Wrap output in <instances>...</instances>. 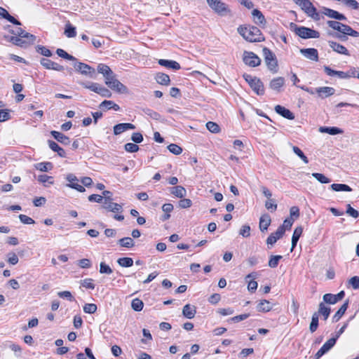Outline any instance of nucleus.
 <instances>
[{
	"mask_svg": "<svg viewBox=\"0 0 359 359\" xmlns=\"http://www.w3.org/2000/svg\"><path fill=\"white\" fill-rule=\"evenodd\" d=\"M93 282V280L92 278H86L81 281V285L87 289L94 290L95 285Z\"/></svg>",
	"mask_w": 359,
	"mask_h": 359,
	"instance_id": "obj_55",
	"label": "nucleus"
},
{
	"mask_svg": "<svg viewBox=\"0 0 359 359\" xmlns=\"http://www.w3.org/2000/svg\"><path fill=\"white\" fill-rule=\"evenodd\" d=\"M262 52L265 63L269 70L272 73L278 72V60L276 55L266 47L263 48Z\"/></svg>",
	"mask_w": 359,
	"mask_h": 359,
	"instance_id": "obj_3",
	"label": "nucleus"
},
{
	"mask_svg": "<svg viewBox=\"0 0 359 359\" xmlns=\"http://www.w3.org/2000/svg\"><path fill=\"white\" fill-rule=\"evenodd\" d=\"M271 222V217L268 214H264L259 219V229L262 232L266 231Z\"/></svg>",
	"mask_w": 359,
	"mask_h": 359,
	"instance_id": "obj_25",
	"label": "nucleus"
},
{
	"mask_svg": "<svg viewBox=\"0 0 359 359\" xmlns=\"http://www.w3.org/2000/svg\"><path fill=\"white\" fill-rule=\"evenodd\" d=\"M155 80L156 81L163 86H168L170 83V76L164 73H157L155 76Z\"/></svg>",
	"mask_w": 359,
	"mask_h": 359,
	"instance_id": "obj_32",
	"label": "nucleus"
},
{
	"mask_svg": "<svg viewBox=\"0 0 359 359\" xmlns=\"http://www.w3.org/2000/svg\"><path fill=\"white\" fill-rule=\"evenodd\" d=\"M250 86L257 95H262L264 94V84L259 79H254V82Z\"/></svg>",
	"mask_w": 359,
	"mask_h": 359,
	"instance_id": "obj_21",
	"label": "nucleus"
},
{
	"mask_svg": "<svg viewBox=\"0 0 359 359\" xmlns=\"http://www.w3.org/2000/svg\"><path fill=\"white\" fill-rule=\"evenodd\" d=\"M323 301L330 304H334L337 302V298L335 297V294H331V293H327L323 295Z\"/></svg>",
	"mask_w": 359,
	"mask_h": 359,
	"instance_id": "obj_54",
	"label": "nucleus"
},
{
	"mask_svg": "<svg viewBox=\"0 0 359 359\" xmlns=\"http://www.w3.org/2000/svg\"><path fill=\"white\" fill-rule=\"evenodd\" d=\"M158 63L163 67L174 70H178L181 69L180 65L175 60L160 59L158 60Z\"/></svg>",
	"mask_w": 359,
	"mask_h": 359,
	"instance_id": "obj_20",
	"label": "nucleus"
},
{
	"mask_svg": "<svg viewBox=\"0 0 359 359\" xmlns=\"http://www.w3.org/2000/svg\"><path fill=\"white\" fill-rule=\"evenodd\" d=\"M74 67L76 70L79 72L81 74L88 76L90 78H94L95 70L90 65L83 62H76L74 64Z\"/></svg>",
	"mask_w": 359,
	"mask_h": 359,
	"instance_id": "obj_7",
	"label": "nucleus"
},
{
	"mask_svg": "<svg viewBox=\"0 0 359 359\" xmlns=\"http://www.w3.org/2000/svg\"><path fill=\"white\" fill-rule=\"evenodd\" d=\"M34 167L41 172H47L53 168V164L50 162H41L35 164Z\"/></svg>",
	"mask_w": 359,
	"mask_h": 359,
	"instance_id": "obj_39",
	"label": "nucleus"
},
{
	"mask_svg": "<svg viewBox=\"0 0 359 359\" xmlns=\"http://www.w3.org/2000/svg\"><path fill=\"white\" fill-rule=\"evenodd\" d=\"M337 338H330L328 339L322 347L318 351V352L314 355V359H319L326 353H327L336 344Z\"/></svg>",
	"mask_w": 359,
	"mask_h": 359,
	"instance_id": "obj_8",
	"label": "nucleus"
},
{
	"mask_svg": "<svg viewBox=\"0 0 359 359\" xmlns=\"http://www.w3.org/2000/svg\"><path fill=\"white\" fill-rule=\"evenodd\" d=\"M274 109L278 114L288 120H293L294 118V114L285 107L281 105H276Z\"/></svg>",
	"mask_w": 359,
	"mask_h": 359,
	"instance_id": "obj_16",
	"label": "nucleus"
},
{
	"mask_svg": "<svg viewBox=\"0 0 359 359\" xmlns=\"http://www.w3.org/2000/svg\"><path fill=\"white\" fill-rule=\"evenodd\" d=\"M168 149L173 154L179 155L182 152V149L175 144H170L168 146Z\"/></svg>",
	"mask_w": 359,
	"mask_h": 359,
	"instance_id": "obj_60",
	"label": "nucleus"
},
{
	"mask_svg": "<svg viewBox=\"0 0 359 359\" xmlns=\"http://www.w3.org/2000/svg\"><path fill=\"white\" fill-rule=\"evenodd\" d=\"M56 53L59 57L64 58L65 60H70V61H76V58L75 57L67 53L65 50H64L62 48H57L56 50Z\"/></svg>",
	"mask_w": 359,
	"mask_h": 359,
	"instance_id": "obj_44",
	"label": "nucleus"
},
{
	"mask_svg": "<svg viewBox=\"0 0 359 359\" xmlns=\"http://www.w3.org/2000/svg\"><path fill=\"white\" fill-rule=\"evenodd\" d=\"M143 111L145 115L148 116L149 118H151L154 120H156V121L161 120V116L160 115V114L151 109H149V108L144 109Z\"/></svg>",
	"mask_w": 359,
	"mask_h": 359,
	"instance_id": "obj_42",
	"label": "nucleus"
},
{
	"mask_svg": "<svg viewBox=\"0 0 359 359\" xmlns=\"http://www.w3.org/2000/svg\"><path fill=\"white\" fill-rule=\"evenodd\" d=\"M11 32L14 35L29 40V43H34L36 40V36L28 32H25V31L23 30L21 27H18L15 31L12 30Z\"/></svg>",
	"mask_w": 359,
	"mask_h": 359,
	"instance_id": "obj_18",
	"label": "nucleus"
},
{
	"mask_svg": "<svg viewBox=\"0 0 359 359\" xmlns=\"http://www.w3.org/2000/svg\"><path fill=\"white\" fill-rule=\"evenodd\" d=\"M97 309V305L95 304H86L83 306V311L86 313L93 314Z\"/></svg>",
	"mask_w": 359,
	"mask_h": 359,
	"instance_id": "obj_56",
	"label": "nucleus"
},
{
	"mask_svg": "<svg viewBox=\"0 0 359 359\" xmlns=\"http://www.w3.org/2000/svg\"><path fill=\"white\" fill-rule=\"evenodd\" d=\"M318 327V317L316 313H313L311 318V322L309 325V330L311 332H314L316 331Z\"/></svg>",
	"mask_w": 359,
	"mask_h": 359,
	"instance_id": "obj_51",
	"label": "nucleus"
},
{
	"mask_svg": "<svg viewBox=\"0 0 359 359\" xmlns=\"http://www.w3.org/2000/svg\"><path fill=\"white\" fill-rule=\"evenodd\" d=\"M65 34L68 38H72L76 36V27L72 25L70 23H67L65 25Z\"/></svg>",
	"mask_w": 359,
	"mask_h": 359,
	"instance_id": "obj_43",
	"label": "nucleus"
},
{
	"mask_svg": "<svg viewBox=\"0 0 359 359\" xmlns=\"http://www.w3.org/2000/svg\"><path fill=\"white\" fill-rule=\"evenodd\" d=\"M294 219L292 218H286L282 225H280L278 229H282V232L285 234L286 230H290L293 224Z\"/></svg>",
	"mask_w": 359,
	"mask_h": 359,
	"instance_id": "obj_45",
	"label": "nucleus"
},
{
	"mask_svg": "<svg viewBox=\"0 0 359 359\" xmlns=\"http://www.w3.org/2000/svg\"><path fill=\"white\" fill-rule=\"evenodd\" d=\"M348 300H346L332 317V322L336 323L344 316L348 307Z\"/></svg>",
	"mask_w": 359,
	"mask_h": 359,
	"instance_id": "obj_31",
	"label": "nucleus"
},
{
	"mask_svg": "<svg viewBox=\"0 0 359 359\" xmlns=\"http://www.w3.org/2000/svg\"><path fill=\"white\" fill-rule=\"evenodd\" d=\"M170 191L172 194L180 198H182L187 195V191L182 186L170 187Z\"/></svg>",
	"mask_w": 359,
	"mask_h": 359,
	"instance_id": "obj_33",
	"label": "nucleus"
},
{
	"mask_svg": "<svg viewBox=\"0 0 359 359\" xmlns=\"http://www.w3.org/2000/svg\"><path fill=\"white\" fill-rule=\"evenodd\" d=\"M325 72L329 76H337L340 79H348L350 75H353V70H348L346 72L332 69L328 66H324Z\"/></svg>",
	"mask_w": 359,
	"mask_h": 359,
	"instance_id": "obj_10",
	"label": "nucleus"
},
{
	"mask_svg": "<svg viewBox=\"0 0 359 359\" xmlns=\"http://www.w3.org/2000/svg\"><path fill=\"white\" fill-rule=\"evenodd\" d=\"M40 64L46 69H53L57 72H62L65 70V67L53 62L49 59L41 58Z\"/></svg>",
	"mask_w": 359,
	"mask_h": 359,
	"instance_id": "obj_9",
	"label": "nucleus"
},
{
	"mask_svg": "<svg viewBox=\"0 0 359 359\" xmlns=\"http://www.w3.org/2000/svg\"><path fill=\"white\" fill-rule=\"evenodd\" d=\"M135 128V125L130 123H118L114 126L113 130L115 135L121 134L128 130H133Z\"/></svg>",
	"mask_w": 359,
	"mask_h": 359,
	"instance_id": "obj_15",
	"label": "nucleus"
},
{
	"mask_svg": "<svg viewBox=\"0 0 359 359\" xmlns=\"http://www.w3.org/2000/svg\"><path fill=\"white\" fill-rule=\"evenodd\" d=\"M312 176L321 184H327L330 182V180L325 176L323 174L318 172L312 173Z\"/></svg>",
	"mask_w": 359,
	"mask_h": 359,
	"instance_id": "obj_53",
	"label": "nucleus"
},
{
	"mask_svg": "<svg viewBox=\"0 0 359 359\" xmlns=\"http://www.w3.org/2000/svg\"><path fill=\"white\" fill-rule=\"evenodd\" d=\"M243 62L251 67H255L261 64V59L253 52L244 51Z\"/></svg>",
	"mask_w": 359,
	"mask_h": 359,
	"instance_id": "obj_6",
	"label": "nucleus"
},
{
	"mask_svg": "<svg viewBox=\"0 0 359 359\" xmlns=\"http://www.w3.org/2000/svg\"><path fill=\"white\" fill-rule=\"evenodd\" d=\"M53 179V177L48 176L46 175H40L37 177L38 181L43 184L45 187H47L46 184V182H48L49 184H53L54 182Z\"/></svg>",
	"mask_w": 359,
	"mask_h": 359,
	"instance_id": "obj_52",
	"label": "nucleus"
},
{
	"mask_svg": "<svg viewBox=\"0 0 359 359\" xmlns=\"http://www.w3.org/2000/svg\"><path fill=\"white\" fill-rule=\"evenodd\" d=\"M331 312V309L330 307L325 306V304L323 302H320L318 306V310L317 312H315L314 313H316L317 316L319 318V315H322L323 316V319L326 320Z\"/></svg>",
	"mask_w": 359,
	"mask_h": 359,
	"instance_id": "obj_28",
	"label": "nucleus"
},
{
	"mask_svg": "<svg viewBox=\"0 0 359 359\" xmlns=\"http://www.w3.org/2000/svg\"><path fill=\"white\" fill-rule=\"evenodd\" d=\"M81 85L87 89H89L96 93H98L99 92V87L101 86L100 84L97 83H93V82H88V83H81Z\"/></svg>",
	"mask_w": 359,
	"mask_h": 359,
	"instance_id": "obj_46",
	"label": "nucleus"
},
{
	"mask_svg": "<svg viewBox=\"0 0 359 359\" xmlns=\"http://www.w3.org/2000/svg\"><path fill=\"white\" fill-rule=\"evenodd\" d=\"M332 190L334 191H351L352 189L345 184H332L330 186Z\"/></svg>",
	"mask_w": 359,
	"mask_h": 359,
	"instance_id": "obj_40",
	"label": "nucleus"
},
{
	"mask_svg": "<svg viewBox=\"0 0 359 359\" xmlns=\"http://www.w3.org/2000/svg\"><path fill=\"white\" fill-rule=\"evenodd\" d=\"M237 31L248 41L260 42L264 41L263 34L257 27L241 25L238 27Z\"/></svg>",
	"mask_w": 359,
	"mask_h": 359,
	"instance_id": "obj_1",
	"label": "nucleus"
},
{
	"mask_svg": "<svg viewBox=\"0 0 359 359\" xmlns=\"http://www.w3.org/2000/svg\"><path fill=\"white\" fill-rule=\"evenodd\" d=\"M196 313V308L195 306H191L188 304L183 307L182 314L185 318L192 319L194 318Z\"/></svg>",
	"mask_w": 359,
	"mask_h": 359,
	"instance_id": "obj_26",
	"label": "nucleus"
},
{
	"mask_svg": "<svg viewBox=\"0 0 359 359\" xmlns=\"http://www.w3.org/2000/svg\"><path fill=\"white\" fill-rule=\"evenodd\" d=\"M341 1L344 4L354 10H358L359 8V4L355 0H341Z\"/></svg>",
	"mask_w": 359,
	"mask_h": 359,
	"instance_id": "obj_64",
	"label": "nucleus"
},
{
	"mask_svg": "<svg viewBox=\"0 0 359 359\" xmlns=\"http://www.w3.org/2000/svg\"><path fill=\"white\" fill-rule=\"evenodd\" d=\"M50 135L53 136L54 139H55L60 143L64 145H69L70 144V139L69 137L66 136L63 133L56 131L52 130L50 131Z\"/></svg>",
	"mask_w": 359,
	"mask_h": 359,
	"instance_id": "obj_19",
	"label": "nucleus"
},
{
	"mask_svg": "<svg viewBox=\"0 0 359 359\" xmlns=\"http://www.w3.org/2000/svg\"><path fill=\"white\" fill-rule=\"evenodd\" d=\"M99 107L100 109H112L115 111H118L120 109V107L111 100H104L103 102H102L100 104Z\"/></svg>",
	"mask_w": 359,
	"mask_h": 359,
	"instance_id": "obj_35",
	"label": "nucleus"
},
{
	"mask_svg": "<svg viewBox=\"0 0 359 359\" xmlns=\"http://www.w3.org/2000/svg\"><path fill=\"white\" fill-rule=\"evenodd\" d=\"M281 229H278L274 233H271L266 239V244L268 245H273L276 241L280 239L283 236V233Z\"/></svg>",
	"mask_w": 359,
	"mask_h": 359,
	"instance_id": "obj_24",
	"label": "nucleus"
},
{
	"mask_svg": "<svg viewBox=\"0 0 359 359\" xmlns=\"http://www.w3.org/2000/svg\"><path fill=\"white\" fill-rule=\"evenodd\" d=\"M36 51L46 57H51L53 55L52 52L48 48L41 45L36 46Z\"/></svg>",
	"mask_w": 359,
	"mask_h": 359,
	"instance_id": "obj_50",
	"label": "nucleus"
},
{
	"mask_svg": "<svg viewBox=\"0 0 359 359\" xmlns=\"http://www.w3.org/2000/svg\"><path fill=\"white\" fill-rule=\"evenodd\" d=\"M66 180L69 182L67 186L77 190L79 192H84L86 191L85 188L79 184V183H73V181L79 182L78 178L72 173H69L66 176Z\"/></svg>",
	"mask_w": 359,
	"mask_h": 359,
	"instance_id": "obj_12",
	"label": "nucleus"
},
{
	"mask_svg": "<svg viewBox=\"0 0 359 359\" xmlns=\"http://www.w3.org/2000/svg\"><path fill=\"white\" fill-rule=\"evenodd\" d=\"M327 24L330 27L337 31H340V27H344L343 23L335 20H328Z\"/></svg>",
	"mask_w": 359,
	"mask_h": 359,
	"instance_id": "obj_62",
	"label": "nucleus"
},
{
	"mask_svg": "<svg viewBox=\"0 0 359 359\" xmlns=\"http://www.w3.org/2000/svg\"><path fill=\"white\" fill-rule=\"evenodd\" d=\"M315 92L320 98L323 99L334 95L335 93V89L332 87L324 86L316 88L315 89Z\"/></svg>",
	"mask_w": 359,
	"mask_h": 359,
	"instance_id": "obj_14",
	"label": "nucleus"
},
{
	"mask_svg": "<svg viewBox=\"0 0 359 359\" xmlns=\"http://www.w3.org/2000/svg\"><path fill=\"white\" fill-rule=\"evenodd\" d=\"M117 243L123 248H131L135 246V241L133 238L124 237L119 239Z\"/></svg>",
	"mask_w": 359,
	"mask_h": 359,
	"instance_id": "obj_34",
	"label": "nucleus"
},
{
	"mask_svg": "<svg viewBox=\"0 0 359 359\" xmlns=\"http://www.w3.org/2000/svg\"><path fill=\"white\" fill-rule=\"evenodd\" d=\"M105 84L109 88L118 93H126L128 92L127 87L116 79V75L114 72L109 77L106 78Z\"/></svg>",
	"mask_w": 359,
	"mask_h": 359,
	"instance_id": "obj_4",
	"label": "nucleus"
},
{
	"mask_svg": "<svg viewBox=\"0 0 359 359\" xmlns=\"http://www.w3.org/2000/svg\"><path fill=\"white\" fill-rule=\"evenodd\" d=\"M272 306L271 303L266 299L262 300L257 305V309L259 312H268L271 311Z\"/></svg>",
	"mask_w": 359,
	"mask_h": 359,
	"instance_id": "obj_38",
	"label": "nucleus"
},
{
	"mask_svg": "<svg viewBox=\"0 0 359 359\" xmlns=\"http://www.w3.org/2000/svg\"><path fill=\"white\" fill-rule=\"evenodd\" d=\"M103 208L113 212H121L123 211V208L121 204L113 202L104 205Z\"/></svg>",
	"mask_w": 359,
	"mask_h": 359,
	"instance_id": "obj_36",
	"label": "nucleus"
},
{
	"mask_svg": "<svg viewBox=\"0 0 359 359\" xmlns=\"http://www.w3.org/2000/svg\"><path fill=\"white\" fill-rule=\"evenodd\" d=\"M48 144L51 150L57 153L59 156L62 158L66 157L65 151L61 147H60L55 142L49 140H48Z\"/></svg>",
	"mask_w": 359,
	"mask_h": 359,
	"instance_id": "obj_30",
	"label": "nucleus"
},
{
	"mask_svg": "<svg viewBox=\"0 0 359 359\" xmlns=\"http://www.w3.org/2000/svg\"><path fill=\"white\" fill-rule=\"evenodd\" d=\"M329 45H330V48H332V49L334 51H335L339 54H342V55H350L347 48L345 46H344L343 45H341L337 42L330 41H329Z\"/></svg>",
	"mask_w": 359,
	"mask_h": 359,
	"instance_id": "obj_22",
	"label": "nucleus"
},
{
	"mask_svg": "<svg viewBox=\"0 0 359 359\" xmlns=\"http://www.w3.org/2000/svg\"><path fill=\"white\" fill-rule=\"evenodd\" d=\"M97 72L103 75L104 79H106L107 77H109V76L111 75L113 72V71L108 65L102 63L98 65Z\"/></svg>",
	"mask_w": 359,
	"mask_h": 359,
	"instance_id": "obj_37",
	"label": "nucleus"
},
{
	"mask_svg": "<svg viewBox=\"0 0 359 359\" xmlns=\"http://www.w3.org/2000/svg\"><path fill=\"white\" fill-rule=\"evenodd\" d=\"M319 132L322 133H327L331 135H335L338 134H342L344 131L337 127H327V126H321L319 128Z\"/></svg>",
	"mask_w": 359,
	"mask_h": 359,
	"instance_id": "obj_29",
	"label": "nucleus"
},
{
	"mask_svg": "<svg viewBox=\"0 0 359 359\" xmlns=\"http://www.w3.org/2000/svg\"><path fill=\"white\" fill-rule=\"evenodd\" d=\"M124 148L126 151L130 153L137 152L139 150V147L135 143H126Z\"/></svg>",
	"mask_w": 359,
	"mask_h": 359,
	"instance_id": "obj_63",
	"label": "nucleus"
},
{
	"mask_svg": "<svg viewBox=\"0 0 359 359\" xmlns=\"http://www.w3.org/2000/svg\"><path fill=\"white\" fill-rule=\"evenodd\" d=\"M113 272L112 269L105 262H101L100 264V273L109 275Z\"/></svg>",
	"mask_w": 359,
	"mask_h": 359,
	"instance_id": "obj_58",
	"label": "nucleus"
},
{
	"mask_svg": "<svg viewBox=\"0 0 359 359\" xmlns=\"http://www.w3.org/2000/svg\"><path fill=\"white\" fill-rule=\"evenodd\" d=\"M294 153L297 155L305 163H309L308 158L304 155L302 151L297 147L294 146L292 147Z\"/></svg>",
	"mask_w": 359,
	"mask_h": 359,
	"instance_id": "obj_59",
	"label": "nucleus"
},
{
	"mask_svg": "<svg viewBox=\"0 0 359 359\" xmlns=\"http://www.w3.org/2000/svg\"><path fill=\"white\" fill-rule=\"evenodd\" d=\"M131 307L135 311H140L144 307V303L141 299L136 298L132 301Z\"/></svg>",
	"mask_w": 359,
	"mask_h": 359,
	"instance_id": "obj_48",
	"label": "nucleus"
},
{
	"mask_svg": "<svg viewBox=\"0 0 359 359\" xmlns=\"http://www.w3.org/2000/svg\"><path fill=\"white\" fill-rule=\"evenodd\" d=\"M300 53L307 59H309L313 61L318 60V52L316 48H302L300 49Z\"/></svg>",
	"mask_w": 359,
	"mask_h": 359,
	"instance_id": "obj_13",
	"label": "nucleus"
},
{
	"mask_svg": "<svg viewBox=\"0 0 359 359\" xmlns=\"http://www.w3.org/2000/svg\"><path fill=\"white\" fill-rule=\"evenodd\" d=\"M252 15L253 17V20L255 24L261 26L265 27L266 24V19L262 13L258 9H254L252 12Z\"/></svg>",
	"mask_w": 359,
	"mask_h": 359,
	"instance_id": "obj_17",
	"label": "nucleus"
},
{
	"mask_svg": "<svg viewBox=\"0 0 359 359\" xmlns=\"http://www.w3.org/2000/svg\"><path fill=\"white\" fill-rule=\"evenodd\" d=\"M57 296L62 299H66L69 302H74V297L69 291H62L57 292Z\"/></svg>",
	"mask_w": 359,
	"mask_h": 359,
	"instance_id": "obj_57",
	"label": "nucleus"
},
{
	"mask_svg": "<svg viewBox=\"0 0 359 359\" xmlns=\"http://www.w3.org/2000/svg\"><path fill=\"white\" fill-rule=\"evenodd\" d=\"M344 32L343 34L351 36L353 37H358L359 36V32L353 30L349 25L344 24Z\"/></svg>",
	"mask_w": 359,
	"mask_h": 359,
	"instance_id": "obj_47",
	"label": "nucleus"
},
{
	"mask_svg": "<svg viewBox=\"0 0 359 359\" xmlns=\"http://www.w3.org/2000/svg\"><path fill=\"white\" fill-rule=\"evenodd\" d=\"M206 127L209 131L213 133H217L219 131V126L215 122H208Z\"/></svg>",
	"mask_w": 359,
	"mask_h": 359,
	"instance_id": "obj_61",
	"label": "nucleus"
},
{
	"mask_svg": "<svg viewBox=\"0 0 359 359\" xmlns=\"http://www.w3.org/2000/svg\"><path fill=\"white\" fill-rule=\"evenodd\" d=\"M290 27L298 36L306 39H318L320 37V33L314 29L304 26H298L294 22L290 24Z\"/></svg>",
	"mask_w": 359,
	"mask_h": 359,
	"instance_id": "obj_2",
	"label": "nucleus"
},
{
	"mask_svg": "<svg viewBox=\"0 0 359 359\" xmlns=\"http://www.w3.org/2000/svg\"><path fill=\"white\" fill-rule=\"evenodd\" d=\"M322 13L325 15L337 20H346V17L337 11L326 7L322 8Z\"/></svg>",
	"mask_w": 359,
	"mask_h": 359,
	"instance_id": "obj_11",
	"label": "nucleus"
},
{
	"mask_svg": "<svg viewBox=\"0 0 359 359\" xmlns=\"http://www.w3.org/2000/svg\"><path fill=\"white\" fill-rule=\"evenodd\" d=\"M285 84V79L282 76H278L272 79L269 83V87L273 90L279 92L280 88Z\"/></svg>",
	"mask_w": 359,
	"mask_h": 359,
	"instance_id": "obj_23",
	"label": "nucleus"
},
{
	"mask_svg": "<svg viewBox=\"0 0 359 359\" xmlns=\"http://www.w3.org/2000/svg\"><path fill=\"white\" fill-rule=\"evenodd\" d=\"M283 258L281 255H271L269 260V266L276 268L278 266L279 261Z\"/></svg>",
	"mask_w": 359,
	"mask_h": 359,
	"instance_id": "obj_49",
	"label": "nucleus"
},
{
	"mask_svg": "<svg viewBox=\"0 0 359 359\" xmlns=\"http://www.w3.org/2000/svg\"><path fill=\"white\" fill-rule=\"evenodd\" d=\"M303 232V228L302 226H297L293 232L292 236V246L290 251L292 252L294 248L296 247L297 243L301 237Z\"/></svg>",
	"mask_w": 359,
	"mask_h": 359,
	"instance_id": "obj_27",
	"label": "nucleus"
},
{
	"mask_svg": "<svg viewBox=\"0 0 359 359\" xmlns=\"http://www.w3.org/2000/svg\"><path fill=\"white\" fill-rule=\"evenodd\" d=\"M209 6L220 15H225L229 12L227 6L220 0H207Z\"/></svg>",
	"mask_w": 359,
	"mask_h": 359,
	"instance_id": "obj_5",
	"label": "nucleus"
},
{
	"mask_svg": "<svg viewBox=\"0 0 359 359\" xmlns=\"http://www.w3.org/2000/svg\"><path fill=\"white\" fill-rule=\"evenodd\" d=\"M117 263L122 267H130L133 265V259L130 257H121L117 259Z\"/></svg>",
	"mask_w": 359,
	"mask_h": 359,
	"instance_id": "obj_41",
	"label": "nucleus"
}]
</instances>
